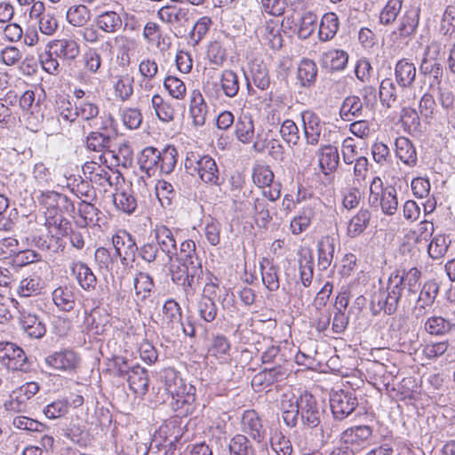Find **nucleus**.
I'll use <instances>...</instances> for the list:
<instances>
[{
	"label": "nucleus",
	"instance_id": "f257e3e1",
	"mask_svg": "<svg viewBox=\"0 0 455 455\" xmlns=\"http://www.w3.org/2000/svg\"><path fill=\"white\" fill-rule=\"evenodd\" d=\"M421 272L417 267L408 271L392 273L385 287L379 288L371 296L372 306H378L387 315H393L398 307L402 298L410 299L414 297L420 287Z\"/></svg>",
	"mask_w": 455,
	"mask_h": 455
},
{
	"label": "nucleus",
	"instance_id": "f03ea898",
	"mask_svg": "<svg viewBox=\"0 0 455 455\" xmlns=\"http://www.w3.org/2000/svg\"><path fill=\"white\" fill-rule=\"evenodd\" d=\"M184 169L192 177L205 184L220 185V171L215 160L208 155L188 151L184 159Z\"/></svg>",
	"mask_w": 455,
	"mask_h": 455
},
{
	"label": "nucleus",
	"instance_id": "7ed1b4c3",
	"mask_svg": "<svg viewBox=\"0 0 455 455\" xmlns=\"http://www.w3.org/2000/svg\"><path fill=\"white\" fill-rule=\"evenodd\" d=\"M248 26L251 28L262 44L274 50L280 49L283 38L278 23L274 20H266L261 11H251L248 15Z\"/></svg>",
	"mask_w": 455,
	"mask_h": 455
},
{
	"label": "nucleus",
	"instance_id": "20e7f679",
	"mask_svg": "<svg viewBox=\"0 0 455 455\" xmlns=\"http://www.w3.org/2000/svg\"><path fill=\"white\" fill-rule=\"evenodd\" d=\"M369 204L380 207L384 214L392 216L398 209L397 193L394 187H383L379 177H374L370 185Z\"/></svg>",
	"mask_w": 455,
	"mask_h": 455
},
{
	"label": "nucleus",
	"instance_id": "39448f33",
	"mask_svg": "<svg viewBox=\"0 0 455 455\" xmlns=\"http://www.w3.org/2000/svg\"><path fill=\"white\" fill-rule=\"evenodd\" d=\"M243 195L246 196V201L245 203H239L240 206H237V208L242 210L243 205L251 206V215L259 226L267 227L274 218L278 220L279 212L276 207L272 205V203L268 202L264 196H259L257 193L251 190H249L248 194L244 191Z\"/></svg>",
	"mask_w": 455,
	"mask_h": 455
},
{
	"label": "nucleus",
	"instance_id": "423d86ee",
	"mask_svg": "<svg viewBox=\"0 0 455 455\" xmlns=\"http://www.w3.org/2000/svg\"><path fill=\"white\" fill-rule=\"evenodd\" d=\"M0 363L12 371L28 372L31 369L24 350L12 342H0Z\"/></svg>",
	"mask_w": 455,
	"mask_h": 455
},
{
	"label": "nucleus",
	"instance_id": "0eeeda50",
	"mask_svg": "<svg viewBox=\"0 0 455 455\" xmlns=\"http://www.w3.org/2000/svg\"><path fill=\"white\" fill-rule=\"evenodd\" d=\"M239 89L240 79L238 75L231 69H225L220 74V84L208 83L204 87V92L215 99H219L221 94L228 98H235L238 94Z\"/></svg>",
	"mask_w": 455,
	"mask_h": 455
},
{
	"label": "nucleus",
	"instance_id": "6e6552de",
	"mask_svg": "<svg viewBox=\"0 0 455 455\" xmlns=\"http://www.w3.org/2000/svg\"><path fill=\"white\" fill-rule=\"evenodd\" d=\"M419 8H410L401 16L398 25L390 35V40L395 44H400L415 35L419 23Z\"/></svg>",
	"mask_w": 455,
	"mask_h": 455
},
{
	"label": "nucleus",
	"instance_id": "1a4fd4ad",
	"mask_svg": "<svg viewBox=\"0 0 455 455\" xmlns=\"http://www.w3.org/2000/svg\"><path fill=\"white\" fill-rule=\"evenodd\" d=\"M298 410L301 424L307 428H315L321 422L323 412L316 398L310 393L305 392L297 399Z\"/></svg>",
	"mask_w": 455,
	"mask_h": 455
},
{
	"label": "nucleus",
	"instance_id": "9d476101",
	"mask_svg": "<svg viewBox=\"0 0 455 455\" xmlns=\"http://www.w3.org/2000/svg\"><path fill=\"white\" fill-rule=\"evenodd\" d=\"M172 280L183 286L187 299L193 296L196 291V285L203 273L202 267H191V265L187 262H178L176 267L171 270Z\"/></svg>",
	"mask_w": 455,
	"mask_h": 455
},
{
	"label": "nucleus",
	"instance_id": "9b49d317",
	"mask_svg": "<svg viewBox=\"0 0 455 455\" xmlns=\"http://www.w3.org/2000/svg\"><path fill=\"white\" fill-rule=\"evenodd\" d=\"M358 402L354 392L339 390L331 394L330 406L336 420H343L357 407Z\"/></svg>",
	"mask_w": 455,
	"mask_h": 455
},
{
	"label": "nucleus",
	"instance_id": "f8f14e48",
	"mask_svg": "<svg viewBox=\"0 0 455 455\" xmlns=\"http://www.w3.org/2000/svg\"><path fill=\"white\" fill-rule=\"evenodd\" d=\"M112 243L115 249L114 257L118 258L122 265L127 266L134 261L139 247L131 234L119 230L113 235Z\"/></svg>",
	"mask_w": 455,
	"mask_h": 455
},
{
	"label": "nucleus",
	"instance_id": "ddd939ff",
	"mask_svg": "<svg viewBox=\"0 0 455 455\" xmlns=\"http://www.w3.org/2000/svg\"><path fill=\"white\" fill-rule=\"evenodd\" d=\"M240 427L243 435H247L257 443L263 442L266 437V428L255 410H246L243 412Z\"/></svg>",
	"mask_w": 455,
	"mask_h": 455
},
{
	"label": "nucleus",
	"instance_id": "4468645a",
	"mask_svg": "<svg viewBox=\"0 0 455 455\" xmlns=\"http://www.w3.org/2000/svg\"><path fill=\"white\" fill-rule=\"evenodd\" d=\"M303 123V132L307 145L316 146L320 141L323 130L325 128V123L321 117L311 110H306L301 113Z\"/></svg>",
	"mask_w": 455,
	"mask_h": 455
},
{
	"label": "nucleus",
	"instance_id": "2eb2a0df",
	"mask_svg": "<svg viewBox=\"0 0 455 455\" xmlns=\"http://www.w3.org/2000/svg\"><path fill=\"white\" fill-rule=\"evenodd\" d=\"M76 115L85 121H92L93 124L90 125L99 130H107L113 123L111 116H98V106L89 101H83L76 106Z\"/></svg>",
	"mask_w": 455,
	"mask_h": 455
},
{
	"label": "nucleus",
	"instance_id": "dca6fc26",
	"mask_svg": "<svg viewBox=\"0 0 455 455\" xmlns=\"http://www.w3.org/2000/svg\"><path fill=\"white\" fill-rule=\"evenodd\" d=\"M427 333L435 337H445L455 333V319L443 315H432L424 323Z\"/></svg>",
	"mask_w": 455,
	"mask_h": 455
},
{
	"label": "nucleus",
	"instance_id": "f3484780",
	"mask_svg": "<svg viewBox=\"0 0 455 455\" xmlns=\"http://www.w3.org/2000/svg\"><path fill=\"white\" fill-rule=\"evenodd\" d=\"M70 271L84 291H95L98 283L97 277L87 264L82 261H74L70 265Z\"/></svg>",
	"mask_w": 455,
	"mask_h": 455
},
{
	"label": "nucleus",
	"instance_id": "a211bd4d",
	"mask_svg": "<svg viewBox=\"0 0 455 455\" xmlns=\"http://www.w3.org/2000/svg\"><path fill=\"white\" fill-rule=\"evenodd\" d=\"M372 428L367 425H359L347 428L340 435V442L357 450L371 436Z\"/></svg>",
	"mask_w": 455,
	"mask_h": 455
},
{
	"label": "nucleus",
	"instance_id": "6ab92c4d",
	"mask_svg": "<svg viewBox=\"0 0 455 455\" xmlns=\"http://www.w3.org/2000/svg\"><path fill=\"white\" fill-rule=\"evenodd\" d=\"M75 287L70 284L60 285L52 292V299L56 307L62 312H71L76 305Z\"/></svg>",
	"mask_w": 455,
	"mask_h": 455
},
{
	"label": "nucleus",
	"instance_id": "aec40b11",
	"mask_svg": "<svg viewBox=\"0 0 455 455\" xmlns=\"http://www.w3.org/2000/svg\"><path fill=\"white\" fill-rule=\"evenodd\" d=\"M48 47L55 56L66 60H74L80 53V45L74 38L52 40Z\"/></svg>",
	"mask_w": 455,
	"mask_h": 455
},
{
	"label": "nucleus",
	"instance_id": "412c9836",
	"mask_svg": "<svg viewBox=\"0 0 455 455\" xmlns=\"http://www.w3.org/2000/svg\"><path fill=\"white\" fill-rule=\"evenodd\" d=\"M154 235L155 242L167 256V261H172L177 248L173 231L164 225H159L156 226Z\"/></svg>",
	"mask_w": 455,
	"mask_h": 455
},
{
	"label": "nucleus",
	"instance_id": "4be33fe9",
	"mask_svg": "<svg viewBox=\"0 0 455 455\" xmlns=\"http://www.w3.org/2000/svg\"><path fill=\"white\" fill-rule=\"evenodd\" d=\"M45 363L55 370L71 371L76 367L78 356L73 350L64 349L45 357Z\"/></svg>",
	"mask_w": 455,
	"mask_h": 455
},
{
	"label": "nucleus",
	"instance_id": "5701e85b",
	"mask_svg": "<svg viewBox=\"0 0 455 455\" xmlns=\"http://www.w3.org/2000/svg\"><path fill=\"white\" fill-rule=\"evenodd\" d=\"M154 281L152 277L144 272H140L133 279L134 300L139 307H142L151 296Z\"/></svg>",
	"mask_w": 455,
	"mask_h": 455
},
{
	"label": "nucleus",
	"instance_id": "b1692460",
	"mask_svg": "<svg viewBox=\"0 0 455 455\" xmlns=\"http://www.w3.org/2000/svg\"><path fill=\"white\" fill-rule=\"evenodd\" d=\"M131 390L139 395H145L148 390V375L145 368L135 364L131 367L129 373L125 376Z\"/></svg>",
	"mask_w": 455,
	"mask_h": 455
},
{
	"label": "nucleus",
	"instance_id": "393cba45",
	"mask_svg": "<svg viewBox=\"0 0 455 455\" xmlns=\"http://www.w3.org/2000/svg\"><path fill=\"white\" fill-rule=\"evenodd\" d=\"M395 78L402 88H409L416 78V67L408 59L399 60L395 66Z\"/></svg>",
	"mask_w": 455,
	"mask_h": 455
},
{
	"label": "nucleus",
	"instance_id": "a878e982",
	"mask_svg": "<svg viewBox=\"0 0 455 455\" xmlns=\"http://www.w3.org/2000/svg\"><path fill=\"white\" fill-rule=\"evenodd\" d=\"M348 61V53L343 50L329 49L322 52L320 63L332 71L343 70Z\"/></svg>",
	"mask_w": 455,
	"mask_h": 455
},
{
	"label": "nucleus",
	"instance_id": "bb28decb",
	"mask_svg": "<svg viewBox=\"0 0 455 455\" xmlns=\"http://www.w3.org/2000/svg\"><path fill=\"white\" fill-rule=\"evenodd\" d=\"M182 311L178 302L168 299L163 306V324L170 330L179 331L182 325Z\"/></svg>",
	"mask_w": 455,
	"mask_h": 455
},
{
	"label": "nucleus",
	"instance_id": "cd10ccee",
	"mask_svg": "<svg viewBox=\"0 0 455 455\" xmlns=\"http://www.w3.org/2000/svg\"><path fill=\"white\" fill-rule=\"evenodd\" d=\"M431 46H427L425 52L424 58L419 65V72L425 76L432 78L431 85L440 84L443 69L442 64L435 58H428Z\"/></svg>",
	"mask_w": 455,
	"mask_h": 455
},
{
	"label": "nucleus",
	"instance_id": "c85d7f7f",
	"mask_svg": "<svg viewBox=\"0 0 455 455\" xmlns=\"http://www.w3.org/2000/svg\"><path fill=\"white\" fill-rule=\"evenodd\" d=\"M113 137L108 133V129L102 132H91L86 138V147L89 150L104 153L111 150Z\"/></svg>",
	"mask_w": 455,
	"mask_h": 455
},
{
	"label": "nucleus",
	"instance_id": "c756f323",
	"mask_svg": "<svg viewBox=\"0 0 455 455\" xmlns=\"http://www.w3.org/2000/svg\"><path fill=\"white\" fill-rule=\"evenodd\" d=\"M371 219V212L368 209L361 208L348 221L347 235L355 238L362 235L369 227Z\"/></svg>",
	"mask_w": 455,
	"mask_h": 455
},
{
	"label": "nucleus",
	"instance_id": "7c9ffc66",
	"mask_svg": "<svg viewBox=\"0 0 455 455\" xmlns=\"http://www.w3.org/2000/svg\"><path fill=\"white\" fill-rule=\"evenodd\" d=\"M335 251V239L330 235L323 236L317 243V265L319 269L326 270L331 264Z\"/></svg>",
	"mask_w": 455,
	"mask_h": 455
},
{
	"label": "nucleus",
	"instance_id": "2f4dec72",
	"mask_svg": "<svg viewBox=\"0 0 455 455\" xmlns=\"http://www.w3.org/2000/svg\"><path fill=\"white\" fill-rule=\"evenodd\" d=\"M298 263L300 282L304 287H309L314 275L313 256L309 249H302L299 251Z\"/></svg>",
	"mask_w": 455,
	"mask_h": 455
},
{
	"label": "nucleus",
	"instance_id": "473e14b6",
	"mask_svg": "<svg viewBox=\"0 0 455 455\" xmlns=\"http://www.w3.org/2000/svg\"><path fill=\"white\" fill-rule=\"evenodd\" d=\"M95 24L101 31L114 34L121 28L123 20L116 12L105 11L96 16Z\"/></svg>",
	"mask_w": 455,
	"mask_h": 455
},
{
	"label": "nucleus",
	"instance_id": "72a5a7b5",
	"mask_svg": "<svg viewBox=\"0 0 455 455\" xmlns=\"http://www.w3.org/2000/svg\"><path fill=\"white\" fill-rule=\"evenodd\" d=\"M396 156L406 165L415 166L418 161L416 148L411 141L405 137L395 140Z\"/></svg>",
	"mask_w": 455,
	"mask_h": 455
},
{
	"label": "nucleus",
	"instance_id": "f704fd0d",
	"mask_svg": "<svg viewBox=\"0 0 455 455\" xmlns=\"http://www.w3.org/2000/svg\"><path fill=\"white\" fill-rule=\"evenodd\" d=\"M339 162V155L336 147L325 145L320 148L319 165L324 174L333 172Z\"/></svg>",
	"mask_w": 455,
	"mask_h": 455
},
{
	"label": "nucleus",
	"instance_id": "c9c22d12",
	"mask_svg": "<svg viewBox=\"0 0 455 455\" xmlns=\"http://www.w3.org/2000/svg\"><path fill=\"white\" fill-rule=\"evenodd\" d=\"M339 28V20L336 13L327 12L323 15L320 24L318 36L320 41L328 42L334 38Z\"/></svg>",
	"mask_w": 455,
	"mask_h": 455
},
{
	"label": "nucleus",
	"instance_id": "e433bc0d",
	"mask_svg": "<svg viewBox=\"0 0 455 455\" xmlns=\"http://www.w3.org/2000/svg\"><path fill=\"white\" fill-rule=\"evenodd\" d=\"M363 106L358 96L351 95L345 98L340 109L339 116L344 121H352L363 116Z\"/></svg>",
	"mask_w": 455,
	"mask_h": 455
},
{
	"label": "nucleus",
	"instance_id": "4c0bfd02",
	"mask_svg": "<svg viewBox=\"0 0 455 455\" xmlns=\"http://www.w3.org/2000/svg\"><path fill=\"white\" fill-rule=\"evenodd\" d=\"M207 105L199 91H193L189 113L196 126H202L205 124L207 115Z\"/></svg>",
	"mask_w": 455,
	"mask_h": 455
},
{
	"label": "nucleus",
	"instance_id": "58836bf2",
	"mask_svg": "<svg viewBox=\"0 0 455 455\" xmlns=\"http://www.w3.org/2000/svg\"><path fill=\"white\" fill-rule=\"evenodd\" d=\"M45 289V281L39 275H33L22 279L17 292L20 297H31L41 294Z\"/></svg>",
	"mask_w": 455,
	"mask_h": 455
},
{
	"label": "nucleus",
	"instance_id": "ea45409f",
	"mask_svg": "<svg viewBox=\"0 0 455 455\" xmlns=\"http://www.w3.org/2000/svg\"><path fill=\"white\" fill-rule=\"evenodd\" d=\"M151 107L160 121L170 123L174 120L176 115L174 107L160 94L153 95L151 98Z\"/></svg>",
	"mask_w": 455,
	"mask_h": 455
},
{
	"label": "nucleus",
	"instance_id": "a19ab883",
	"mask_svg": "<svg viewBox=\"0 0 455 455\" xmlns=\"http://www.w3.org/2000/svg\"><path fill=\"white\" fill-rule=\"evenodd\" d=\"M133 76L127 72L116 76L113 78V88L116 96L122 101L128 100L133 93Z\"/></svg>",
	"mask_w": 455,
	"mask_h": 455
},
{
	"label": "nucleus",
	"instance_id": "79ce46f5",
	"mask_svg": "<svg viewBox=\"0 0 455 455\" xmlns=\"http://www.w3.org/2000/svg\"><path fill=\"white\" fill-rule=\"evenodd\" d=\"M317 66L312 60L303 59L298 67L297 78L303 87L312 86L317 77Z\"/></svg>",
	"mask_w": 455,
	"mask_h": 455
},
{
	"label": "nucleus",
	"instance_id": "37998d69",
	"mask_svg": "<svg viewBox=\"0 0 455 455\" xmlns=\"http://www.w3.org/2000/svg\"><path fill=\"white\" fill-rule=\"evenodd\" d=\"M159 19L168 24H182L188 20L189 11L174 5H166L159 9Z\"/></svg>",
	"mask_w": 455,
	"mask_h": 455
},
{
	"label": "nucleus",
	"instance_id": "c03bdc74",
	"mask_svg": "<svg viewBox=\"0 0 455 455\" xmlns=\"http://www.w3.org/2000/svg\"><path fill=\"white\" fill-rule=\"evenodd\" d=\"M262 282L270 291H277L280 287L279 268L270 260L264 259L260 263Z\"/></svg>",
	"mask_w": 455,
	"mask_h": 455
},
{
	"label": "nucleus",
	"instance_id": "a18cd8bd",
	"mask_svg": "<svg viewBox=\"0 0 455 455\" xmlns=\"http://www.w3.org/2000/svg\"><path fill=\"white\" fill-rule=\"evenodd\" d=\"M178 262H187L191 267H202L201 259L196 252V243L193 240H186L180 243V249L174 253Z\"/></svg>",
	"mask_w": 455,
	"mask_h": 455
},
{
	"label": "nucleus",
	"instance_id": "49530a36",
	"mask_svg": "<svg viewBox=\"0 0 455 455\" xmlns=\"http://www.w3.org/2000/svg\"><path fill=\"white\" fill-rule=\"evenodd\" d=\"M138 251L140 258L148 263H154L159 266L165 264L167 256L160 250V247L155 241L144 243L139 248Z\"/></svg>",
	"mask_w": 455,
	"mask_h": 455
},
{
	"label": "nucleus",
	"instance_id": "de8ad7c7",
	"mask_svg": "<svg viewBox=\"0 0 455 455\" xmlns=\"http://www.w3.org/2000/svg\"><path fill=\"white\" fill-rule=\"evenodd\" d=\"M159 156V150L153 147H147L140 152L138 164L140 169L145 171L148 176L154 175L157 171Z\"/></svg>",
	"mask_w": 455,
	"mask_h": 455
},
{
	"label": "nucleus",
	"instance_id": "09e8293b",
	"mask_svg": "<svg viewBox=\"0 0 455 455\" xmlns=\"http://www.w3.org/2000/svg\"><path fill=\"white\" fill-rule=\"evenodd\" d=\"M194 389L192 386L188 387V391L183 394L175 395L171 402L172 408L180 416H187L193 411V403L195 402V395L190 391Z\"/></svg>",
	"mask_w": 455,
	"mask_h": 455
},
{
	"label": "nucleus",
	"instance_id": "8fccbe9b",
	"mask_svg": "<svg viewBox=\"0 0 455 455\" xmlns=\"http://www.w3.org/2000/svg\"><path fill=\"white\" fill-rule=\"evenodd\" d=\"M159 154L157 171L163 174H170L177 164L178 151L176 148L168 145L163 150H159Z\"/></svg>",
	"mask_w": 455,
	"mask_h": 455
},
{
	"label": "nucleus",
	"instance_id": "3c124183",
	"mask_svg": "<svg viewBox=\"0 0 455 455\" xmlns=\"http://www.w3.org/2000/svg\"><path fill=\"white\" fill-rule=\"evenodd\" d=\"M164 382L166 391L172 397L187 390L186 384L174 369L168 368L164 371Z\"/></svg>",
	"mask_w": 455,
	"mask_h": 455
},
{
	"label": "nucleus",
	"instance_id": "603ef678",
	"mask_svg": "<svg viewBox=\"0 0 455 455\" xmlns=\"http://www.w3.org/2000/svg\"><path fill=\"white\" fill-rule=\"evenodd\" d=\"M66 18L72 26L84 27L91 20V11L84 4H75L68 8Z\"/></svg>",
	"mask_w": 455,
	"mask_h": 455
},
{
	"label": "nucleus",
	"instance_id": "864d4df0",
	"mask_svg": "<svg viewBox=\"0 0 455 455\" xmlns=\"http://www.w3.org/2000/svg\"><path fill=\"white\" fill-rule=\"evenodd\" d=\"M20 323L24 331L31 338L40 339L45 334L44 323L35 315H23Z\"/></svg>",
	"mask_w": 455,
	"mask_h": 455
},
{
	"label": "nucleus",
	"instance_id": "5fc2aeb1",
	"mask_svg": "<svg viewBox=\"0 0 455 455\" xmlns=\"http://www.w3.org/2000/svg\"><path fill=\"white\" fill-rule=\"evenodd\" d=\"M78 212L84 227L99 225L101 212L92 202L82 200L78 204Z\"/></svg>",
	"mask_w": 455,
	"mask_h": 455
},
{
	"label": "nucleus",
	"instance_id": "6e6d98bb",
	"mask_svg": "<svg viewBox=\"0 0 455 455\" xmlns=\"http://www.w3.org/2000/svg\"><path fill=\"white\" fill-rule=\"evenodd\" d=\"M246 76L248 87L251 81L260 90H266L270 84V79L267 68L259 63H252L250 68V78Z\"/></svg>",
	"mask_w": 455,
	"mask_h": 455
},
{
	"label": "nucleus",
	"instance_id": "4d7b16f0",
	"mask_svg": "<svg viewBox=\"0 0 455 455\" xmlns=\"http://www.w3.org/2000/svg\"><path fill=\"white\" fill-rule=\"evenodd\" d=\"M230 455H256V450L243 434H236L229 442Z\"/></svg>",
	"mask_w": 455,
	"mask_h": 455
},
{
	"label": "nucleus",
	"instance_id": "13d9d810",
	"mask_svg": "<svg viewBox=\"0 0 455 455\" xmlns=\"http://www.w3.org/2000/svg\"><path fill=\"white\" fill-rule=\"evenodd\" d=\"M315 217L313 207L306 206L295 216L290 224V229L293 235H299L305 231L311 224Z\"/></svg>",
	"mask_w": 455,
	"mask_h": 455
},
{
	"label": "nucleus",
	"instance_id": "bf43d9fd",
	"mask_svg": "<svg viewBox=\"0 0 455 455\" xmlns=\"http://www.w3.org/2000/svg\"><path fill=\"white\" fill-rule=\"evenodd\" d=\"M403 0H388L381 9L379 21L381 25H392L401 12Z\"/></svg>",
	"mask_w": 455,
	"mask_h": 455
},
{
	"label": "nucleus",
	"instance_id": "052dcab7",
	"mask_svg": "<svg viewBox=\"0 0 455 455\" xmlns=\"http://www.w3.org/2000/svg\"><path fill=\"white\" fill-rule=\"evenodd\" d=\"M113 202L119 211L132 214L137 208V200L129 190L117 191L113 196Z\"/></svg>",
	"mask_w": 455,
	"mask_h": 455
},
{
	"label": "nucleus",
	"instance_id": "680f3d73",
	"mask_svg": "<svg viewBox=\"0 0 455 455\" xmlns=\"http://www.w3.org/2000/svg\"><path fill=\"white\" fill-rule=\"evenodd\" d=\"M235 135L243 143H249L254 136V124L250 116H240L235 124Z\"/></svg>",
	"mask_w": 455,
	"mask_h": 455
},
{
	"label": "nucleus",
	"instance_id": "e2e57ef3",
	"mask_svg": "<svg viewBox=\"0 0 455 455\" xmlns=\"http://www.w3.org/2000/svg\"><path fill=\"white\" fill-rule=\"evenodd\" d=\"M197 311L202 320L212 323L217 316L218 309L214 300L203 295L197 304Z\"/></svg>",
	"mask_w": 455,
	"mask_h": 455
},
{
	"label": "nucleus",
	"instance_id": "0e129e2a",
	"mask_svg": "<svg viewBox=\"0 0 455 455\" xmlns=\"http://www.w3.org/2000/svg\"><path fill=\"white\" fill-rule=\"evenodd\" d=\"M164 86L171 97L176 100H183L187 93L185 83L174 76H168L164 81Z\"/></svg>",
	"mask_w": 455,
	"mask_h": 455
},
{
	"label": "nucleus",
	"instance_id": "69168bd1",
	"mask_svg": "<svg viewBox=\"0 0 455 455\" xmlns=\"http://www.w3.org/2000/svg\"><path fill=\"white\" fill-rule=\"evenodd\" d=\"M270 445L277 455H291L293 451L291 441L280 431H276L272 435Z\"/></svg>",
	"mask_w": 455,
	"mask_h": 455
},
{
	"label": "nucleus",
	"instance_id": "338daca9",
	"mask_svg": "<svg viewBox=\"0 0 455 455\" xmlns=\"http://www.w3.org/2000/svg\"><path fill=\"white\" fill-rule=\"evenodd\" d=\"M379 94L382 105L387 108H391L396 101V87L390 78L382 80Z\"/></svg>",
	"mask_w": 455,
	"mask_h": 455
},
{
	"label": "nucleus",
	"instance_id": "774afa93",
	"mask_svg": "<svg viewBox=\"0 0 455 455\" xmlns=\"http://www.w3.org/2000/svg\"><path fill=\"white\" fill-rule=\"evenodd\" d=\"M280 134L290 147L296 146L300 139L299 128L295 122L291 119L283 122L280 127Z\"/></svg>",
	"mask_w": 455,
	"mask_h": 455
}]
</instances>
